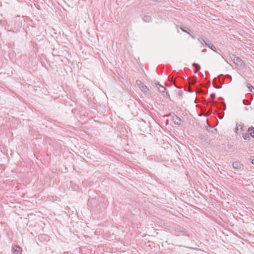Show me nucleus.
I'll list each match as a JSON object with an SVG mask.
<instances>
[{
	"label": "nucleus",
	"mask_w": 254,
	"mask_h": 254,
	"mask_svg": "<svg viewBox=\"0 0 254 254\" xmlns=\"http://www.w3.org/2000/svg\"><path fill=\"white\" fill-rule=\"evenodd\" d=\"M232 60L234 62V63L237 64V65L242 67L244 65L243 61L239 57H237L235 55H232L230 57Z\"/></svg>",
	"instance_id": "f257e3e1"
},
{
	"label": "nucleus",
	"mask_w": 254,
	"mask_h": 254,
	"mask_svg": "<svg viewBox=\"0 0 254 254\" xmlns=\"http://www.w3.org/2000/svg\"><path fill=\"white\" fill-rule=\"evenodd\" d=\"M156 85L157 87L158 88L159 91L160 92L162 93V95L164 97H169V94L167 91L166 88H165L164 86H163L162 85L160 84L159 83H156Z\"/></svg>",
	"instance_id": "f03ea898"
},
{
	"label": "nucleus",
	"mask_w": 254,
	"mask_h": 254,
	"mask_svg": "<svg viewBox=\"0 0 254 254\" xmlns=\"http://www.w3.org/2000/svg\"><path fill=\"white\" fill-rule=\"evenodd\" d=\"M170 115L172 116V121L175 124L178 125H181L182 124L183 120L178 116L174 113L173 114V115H172L171 114H170Z\"/></svg>",
	"instance_id": "7ed1b4c3"
},
{
	"label": "nucleus",
	"mask_w": 254,
	"mask_h": 254,
	"mask_svg": "<svg viewBox=\"0 0 254 254\" xmlns=\"http://www.w3.org/2000/svg\"><path fill=\"white\" fill-rule=\"evenodd\" d=\"M201 39L202 40L203 42H204L205 43V44L209 48H210L211 50H212L213 51H215L216 52L218 53L217 51H216V47L215 46L213 45L211 42L209 40H208L206 38H201Z\"/></svg>",
	"instance_id": "20e7f679"
},
{
	"label": "nucleus",
	"mask_w": 254,
	"mask_h": 254,
	"mask_svg": "<svg viewBox=\"0 0 254 254\" xmlns=\"http://www.w3.org/2000/svg\"><path fill=\"white\" fill-rule=\"evenodd\" d=\"M139 88L143 93H144L146 95L150 94L149 88L144 84L142 85H141V86H140Z\"/></svg>",
	"instance_id": "39448f33"
},
{
	"label": "nucleus",
	"mask_w": 254,
	"mask_h": 254,
	"mask_svg": "<svg viewBox=\"0 0 254 254\" xmlns=\"http://www.w3.org/2000/svg\"><path fill=\"white\" fill-rule=\"evenodd\" d=\"M13 250L14 254H20L22 251L21 248L18 246H15Z\"/></svg>",
	"instance_id": "423d86ee"
},
{
	"label": "nucleus",
	"mask_w": 254,
	"mask_h": 254,
	"mask_svg": "<svg viewBox=\"0 0 254 254\" xmlns=\"http://www.w3.org/2000/svg\"><path fill=\"white\" fill-rule=\"evenodd\" d=\"M142 20L145 22H150L152 20V18L150 16L145 15L143 17Z\"/></svg>",
	"instance_id": "0eeeda50"
},
{
	"label": "nucleus",
	"mask_w": 254,
	"mask_h": 254,
	"mask_svg": "<svg viewBox=\"0 0 254 254\" xmlns=\"http://www.w3.org/2000/svg\"><path fill=\"white\" fill-rule=\"evenodd\" d=\"M248 132L250 135L254 138V127H250L248 128Z\"/></svg>",
	"instance_id": "6e6552de"
},
{
	"label": "nucleus",
	"mask_w": 254,
	"mask_h": 254,
	"mask_svg": "<svg viewBox=\"0 0 254 254\" xmlns=\"http://www.w3.org/2000/svg\"><path fill=\"white\" fill-rule=\"evenodd\" d=\"M232 165L233 167L235 169L241 168V165L238 162H234Z\"/></svg>",
	"instance_id": "1a4fd4ad"
},
{
	"label": "nucleus",
	"mask_w": 254,
	"mask_h": 254,
	"mask_svg": "<svg viewBox=\"0 0 254 254\" xmlns=\"http://www.w3.org/2000/svg\"><path fill=\"white\" fill-rule=\"evenodd\" d=\"M243 137L245 140H250V134L248 133H244L243 135Z\"/></svg>",
	"instance_id": "9d476101"
},
{
	"label": "nucleus",
	"mask_w": 254,
	"mask_h": 254,
	"mask_svg": "<svg viewBox=\"0 0 254 254\" xmlns=\"http://www.w3.org/2000/svg\"><path fill=\"white\" fill-rule=\"evenodd\" d=\"M189 83L191 85L194 84L195 83V79L193 78L189 79L188 80Z\"/></svg>",
	"instance_id": "9b49d317"
},
{
	"label": "nucleus",
	"mask_w": 254,
	"mask_h": 254,
	"mask_svg": "<svg viewBox=\"0 0 254 254\" xmlns=\"http://www.w3.org/2000/svg\"><path fill=\"white\" fill-rule=\"evenodd\" d=\"M187 28L186 27H181V29H182V31H183L185 32L188 33L192 38H193V36L186 30V29Z\"/></svg>",
	"instance_id": "f8f14e48"
},
{
	"label": "nucleus",
	"mask_w": 254,
	"mask_h": 254,
	"mask_svg": "<svg viewBox=\"0 0 254 254\" xmlns=\"http://www.w3.org/2000/svg\"><path fill=\"white\" fill-rule=\"evenodd\" d=\"M136 83L137 84V85L139 86V88L140 86H141V85H142L143 84V83L140 80H137L136 81Z\"/></svg>",
	"instance_id": "ddd939ff"
},
{
	"label": "nucleus",
	"mask_w": 254,
	"mask_h": 254,
	"mask_svg": "<svg viewBox=\"0 0 254 254\" xmlns=\"http://www.w3.org/2000/svg\"><path fill=\"white\" fill-rule=\"evenodd\" d=\"M193 66L195 67V68L197 69V70H199L200 67L199 65L197 64H193Z\"/></svg>",
	"instance_id": "4468645a"
},
{
	"label": "nucleus",
	"mask_w": 254,
	"mask_h": 254,
	"mask_svg": "<svg viewBox=\"0 0 254 254\" xmlns=\"http://www.w3.org/2000/svg\"><path fill=\"white\" fill-rule=\"evenodd\" d=\"M251 163L254 165V157H252L251 158Z\"/></svg>",
	"instance_id": "2eb2a0df"
},
{
	"label": "nucleus",
	"mask_w": 254,
	"mask_h": 254,
	"mask_svg": "<svg viewBox=\"0 0 254 254\" xmlns=\"http://www.w3.org/2000/svg\"><path fill=\"white\" fill-rule=\"evenodd\" d=\"M249 88L250 89V91L251 92H253V90H252L253 89L254 90V88L253 86H251V87L249 86Z\"/></svg>",
	"instance_id": "dca6fc26"
},
{
	"label": "nucleus",
	"mask_w": 254,
	"mask_h": 254,
	"mask_svg": "<svg viewBox=\"0 0 254 254\" xmlns=\"http://www.w3.org/2000/svg\"><path fill=\"white\" fill-rule=\"evenodd\" d=\"M246 105H249V104H250L249 102L247 101V102H246Z\"/></svg>",
	"instance_id": "f3484780"
},
{
	"label": "nucleus",
	"mask_w": 254,
	"mask_h": 254,
	"mask_svg": "<svg viewBox=\"0 0 254 254\" xmlns=\"http://www.w3.org/2000/svg\"><path fill=\"white\" fill-rule=\"evenodd\" d=\"M246 105H249V104H250L249 102L247 101V102H246Z\"/></svg>",
	"instance_id": "a211bd4d"
},
{
	"label": "nucleus",
	"mask_w": 254,
	"mask_h": 254,
	"mask_svg": "<svg viewBox=\"0 0 254 254\" xmlns=\"http://www.w3.org/2000/svg\"><path fill=\"white\" fill-rule=\"evenodd\" d=\"M215 131H216V129H214V130H212V132H213V131H214V132H215Z\"/></svg>",
	"instance_id": "6ab92c4d"
}]
</instances>
